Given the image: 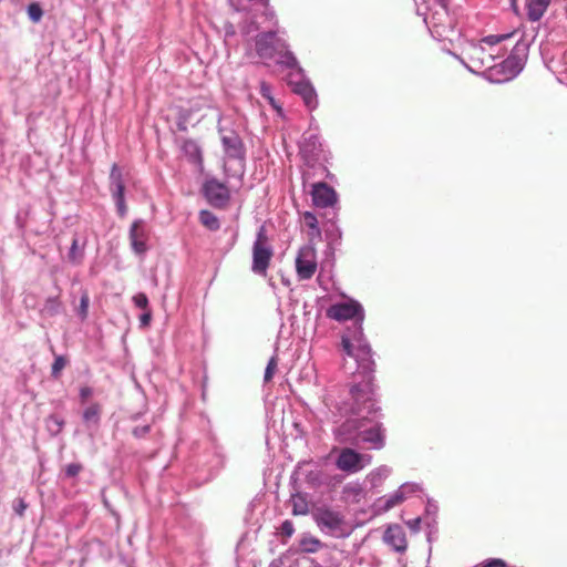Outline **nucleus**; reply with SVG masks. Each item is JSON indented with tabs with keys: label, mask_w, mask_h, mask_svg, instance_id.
Returning a JSON list of instances; mask_svg holds the SVG:
<instances>
[{
	"label": "nucleus",
	"mask_w": 567,
	"mask_h": 567,
	"mask_svg": "<svg viewBox=\"0 0 567 567\" xmlns=\"http://www.w3.org/2000/svg\"><path fill=\"white\" fill-rule=\"evenodd\" d=\"M416 13L423 17L433 39L453 41L460 34L455 12L450 9L451 0H414Z\"/></svg>",
	"instance_id": "1"
},
{
	"label": "nucleus",
	"mask_w": 567,
	"mask_h": 567,
	"mask_svg": "<svg viewBox=\"0 0 567 567\" xmlns=\"http://www.w3.org/2000/svg\"><path fill=\"white\" fill-rule=\"evenodd\" d=\"M512 37L513 33L492 34L484 37L480 42L472 41L465 51L467 61L461 59V62L472 73L493 70L497 66L496 60L503 56L497 45Z\"/></svg>",
	"instance_id": "2"
},
{
	"label": "nucleus",
	"mask_w": 567,
	"mask_h": 567,
	"mask_svg": "<svg viewBox=\"0 0 567 567\" xmlns=\"http://www.w3.org/2000/svg\"><path fill=\"white\" fill-rule=\"evenodd\" d=\"M363 410L368 415L361 416L359 447L367 445L368 449L381 450L385 444V430L380 421V408L374 401L368 400Z\"/></svg>",
	"instance_id": "3"
},
{
	"label": "nucleus",
	"mask_w": 567,
	"mask_h": 567,
	"mask_svg": "<svg viewBox=\"0 0 567 567\" xmlns=\"http://www.w3.org/2000/svg\"><path fill=\"white\" fill-rule=\"evenodd\" d=\"M341 346L346 354L355 360L358 370L363 374H369L373 371L372 350L364 338L362 327H355L351 336L343 334Z\"/></svg>",
	"instance_id": "4"
},
{
	"label": "nucleus",
	"mask_w": 567,
	"mask_h": 567,
	"mask_svg": "<svg viewBox=\"0 0 567 567\" xmlns=\"http://www.w3.org/2000/svg\"><path fill=\"white\" fill-rule=\"evenodd\" d=\"M299 153L305 164L309 167L326 163L330 158V153L323 148L319 135L316 132H306L302 135Z\"/></svg>",
	"instance_id": "5"
},
{
	"label": "nucleus",
	"mask_w": 567,
	"mask_h": 567,
	"mask_svg": "<svg viewBox=\"0 0 567 567\" xmlns=\"http://www.w3.org/2000/svg\"><path fill=\"white\" fill-rule=\"evenodd\" d=\"M221 116L218 118L217 132L220 136L224 155L227 159L245 162L246 147L240 135L233 128L220 124Z\"/></svg>",
	"instance_id": "6"
},
{
	"label": "nucleus",
	"mask_w": 567,
	"mask_h": 567,
	"mask_svg": "<svg viewBox=\"0 0 567 567\" xmlns=\"http://www.w3.org/2000/svg\"><path fill=\"white\" fill-rule=\"evenodd\" d=\"M326 315L328 318L342 322L347 320H354V328L362 327L364 320V310L360 302L354 299L336 302L331 305Z\"/></svg>",
	"instance_id": "7"
},
{
	"label": "nucleus",
	"mask_w": 567,
	"mask_h": 567,
	"mask_svg": "<svg viewBox=\"0 0 567 567\" xmlns=\"http://www.w3.org/2000/svg\"><path fill=\"white\" fill-rule=\"evenodd\" d=\"M272 248L267 243L265 226H261L252 246L251 270L257 275H265L272 257Z\"/></svg>",
	"instance_id": "8"
},
{
	"label": "nucleus",
	"mask_w": 567,
	"mask_h": 567,
	"mask_svg": "<svg viewBox=\"0 0 567 567\" xmlns=\"http://www.w3.org/2000/svg\"><path fill=\"white\" fill-rule=\"evenodd\" d=\"M315 522L318 527L330 535L339 536L343 532L344 517L343 515L330 507H319L313 513Z\"/></svg>",
	"instance_id": "9"
},
{
	"label": "nucleus",
	"mask_w": 567,
	"mask_h": 567,
	"mask_svg": "<svg viewBox=\"0 0 567 567\" xmlns=\"http://www.w3.org/2000/svg\"><path fill=\"white\" fill-rule=\"evenodd\" d=\"M256 52L260 59H272L276 53L287 48V41L277 35L276 31L258 33L255 38Z\"/></svg>",
	"instance_id": "10"
},
{
	"label": "nucleus",
	"mask_w": 567,
	"mask_h": 567,
	"mask_svg": "<svg viewBox=\"0 0 567 567\" xmlns=\"http://www.w3.org/2000/svg\"><path fill=\"white\" fill-rule=\"evenodd\" d=\"M371 455L361 454L351 447H344L336 460V466L346 473H358L371 463Z\"/></svg>",
	"instance_id": "11"
},
{
	"label": "nucleus",
	"mask_w": 567,
	"mask_h": 567,
	"mask_svg": "<svg viewBox=\"0 0 567 567\" xmlns=\"http://www.w3.org/2000/svg\"><path fill=\"white\" fill-rule=\"evenodd\" d=\"M526 51L527 45L525 43H516L513 52L499 63L504 78L497 80L498 82L511 80L522 72L525 65Z\"/></svg>",
	"instance_id": "12"
},
{
	"label": "nucleus",
	"mask_w": 567,
	"mask_h": 567,
	"mask_svg": "<svg viewBox=\"0 0 567 567\" xmlns=\"http://www.w3.org/2000/svg\"><path fill=\"white\" fill-rule=\"evenodd\" d=\"M203 194L209 205L215 208H225L230 200V192L227 185L216 178L205 181Z\"/></svg>",
	"instance_id": "13"
},
{
	"label": "nucleus",
	"mask_w": 567,
	"mask_h": 567,
	"mask_svg": "<svg viewBox=\"0 0 567 567\" xmlns=\"http://www.w3.org/2000/svg\"><path fill=\"white\" fill-rule=\"evenodd\" d=\"M364 410L361 409L358 412L357 417H349L338 426L333 429L334 439L341 444H350L359 446V433L361 426V413Z\"/></svg>",
	"instance_id": "14"
},
{
	"label": "nucleus",
	"mask_w": 567,
	"mask_h": 567,
	"mask_svg": "<svg viewBox=\"0 0 567 567\" xmlns=\"http://www.w3.org/2000/svg\"><path fill=\"white\" fill-rule=\"evenodd\" d=\"M110 190L113 200L116 206L117 214L124 217L127 213V206L125 204V185L123 181V174L117 164H113L110 173Z\"/></svg>",
	"instance_id": "15"
},
{
	"label": "nucleus",
	"mask_w": 567,
	"mask_h": 567,
	"mask_svg": "<svg viewBox=\"0 0 567 567\" xmlns=\"http://www.w3.org/2000/svg\"><path fill=\"white\" fill-rule=\"evenodd\" d=\"M296 269L299 279H310L317 269L315 248L307 245L299 249L296 258Z\"/></svg>",
	"instance_id": "16"
},
{
	"label": "nucleus",
	"mask_w": 567,
	"mask_h": 567,
	"mask_svg": "<svg viewBox=\"0 0 567 567\" xmlns=\"http://www.w3.org/2000/svg\"><path fill=\"white\" fill-rule=\"evenodd\" d=\"M289 85L292 91L300 95L309 110H315L318 106L317 93L309 80L305 75L300 78L289 79Z\"/></svg>",
	"instance_id": "17"
},
{
	"label": "nucleus",
	"mask_w": 567,
	"mask_h": 567,
	"mask_svg": "<svg viewBox=\"0 0 567 567\" xmlns=\"http://www.w3.org/2000/svg\"><path fill=\"white\" fill-rule=\"evenodd\" d=\"M312 203L316 207H332L338 202L337 192L324 182L315 183L311 189Z\"/></svg>",
	"instance_id": "18"
},
{
	"label": "nucleus",
	"mask_w": 567,
	"mask_h": 567,
	"mask_svg": "<svg viewBox=\"0 0 567 567\" xmlns=\"http://www.w3.org/2000/svg\"><path fill=\"white\" fill-rule=\"evenodd\" d=\"M132 250L136 255H144L147 251V230L142 219L133 221L128 233Z\"/></svg>",
	"instance_id": "19"
},
{
	"label": "nucleus",
	"mask_w": 567,
	"mask_h": 567,
	"mask_svg": "<svg viewBox=\"0 0 567 567\" xmlns=\"http://www.w3.org/2000/svg\"><path fill=\"white\" fill-rule=\"evenodd\" d=\"M383 540L398 553H404L406 550L408 544L405 534L399 525L389 526L384 532Z\"/></svg>",
	"instance_id": "20"
},
{
	"label": "nucleus",
	"mask_w": 567,
	"mask_h": 567,
	"mask_svg": "<svg viewBox=\"0 0 567 567\" xmlns=\"http://www.w3.org/2000/svg\"><path fill=\"white\" fill-rule=\"evenodd\" d=\"M279 55L278 64L290 69L291 72L289 74V79L291 78H302L303 76V70L298 63L297 58L295 54L289 50V45L287 44V48L281 50V53H277Z\"/></svg>",
	"instance_id": "21"
},
{
	"label": "nucleus",
	"mask_w": 567,
	"mask_h": 567,
	"mask_svg": "<svg viewBox=\"0 0 567 567\" xmlns=\"http://www.w3.org/2000/svg\"><path fill=\"white\" fill-rule=\"evenodd\" d=\"M525 2L528 20L537 22L544 17L551 0H525Z\"/></svg>",
	"instance_id": "22"
},
{
	"label": "nucleus",
	"mask_w": 567,
	"mask_h": 567,
	"mask_svg": "<svg viewBox=\"0 0 567 567\" xmlns=\"http://www.w3.org/2000/svg\"><path fill=\"white\" fill-rule=\"evenodd\" d=\"M182 151L190 163L195 165L203 164L202 148L196 141L185 140L182 144Z\"/></svg>",
	"instance_id": "23"
},
{
	"label": "nucleus",
	"mask_w": 567,
	"mask_h": 567,
	"mask_svg": "<svg viewBox=\"0 0 567 567\" xmlns=\"http://www.w3.org/2000/svg\"><path fill=\"white\" fill-rule=\"evenodd\" d=\"M364 496V491L359 482H351L343 486L342 498L352 504L359 503Z\"/></svg>",
	"instance_id": "24"
},
{
	"label": "nucleus",
	"mask_w": 567,
	"mask_h": 567,
	"mask_svg": "<svg viewBox=\"0 0 567 567\" xmlns=\"http://www.w3.org/2000/svg\"><path fill=\"white\" fill-rule=\"evenodd\" d=\"M403 501L404 499L399 494V492L395 491L392 494L379 497L375 502V508L378 512L384 513L395 507L396 505L401 504Z\"/></svg>",
	"instance_id": "25"
},
{
	"label": "nucleus",
	"mask_w": 567,
	"mask_h": 567,
	"mask_svg": "<svg viewBox=\"0 0 567 567\" xmlns=\"http://www.w3.org/2000/svg\"><path fill=\"white\" fill-rule=\"evenodd\" d=\"M62 311V303L59 297L47 298L40 313L42 317L51 318L58 316Z\"/></svg>",
	"instance_id": "26"
},
{
	"label": "nucleus",
	"mask_w": 567,
	"mask_h": 567,
	"mask_svg": "<svg viewBox=\"0 0 567 567\" xmlns=\"http://www.w3.org/2000/svg\"><path fill=\"white\" fill-rule=\"evenodd\" d=\"M83 421L90 426L91 424L97 426L101 420V406L93 403L83 411Z\"/></svg>",
	"instance_id": "27"
},
{
	"label": "nucleus",
	"mask_w": 567,
	"mask_h": 567,
	"mask_svg": "<svg viewBox=\"0 0 567 567\" xmlns=\"http://www.w3.org/2000/svg\"><path fill=\"white\" fill-rule=\"evenodd\" d=\"M391 468L386 465H382L373 470L367 477L372 486H379L390 475Z\"/></svg>",
	"instance_id": "28"
},
{
	"label": "nucleus",
	"mask_w": 567,
	"mask_h": 567,
	"mask_svg": "<svg viewBox=\"0 0 567 567\" xmlns=\"http://www.w3.org/2000/svg\"><path fill=\"white\" fill-rule=\"evenodd\" d=\"M199 220L209 230L215 231L220 228L219 219L209 210H200Z\"/></svg>",
	"instance_id": "29"
},
{
	"label": "nucleus",
	"mask_w": 567,
	"mask_h": 567,
	"mask_svg": "<svg viewBox=\"0 0 567 567\" xmlns=\"http://www.w3.org/2000/svg\"><path fill=\"white\" fill-rule=\"evenodd\" d=\"M321 546V542L312 536L303 537L300 540V547L305 553H316L320 549Z\"/></svg>",
	"instance_id": "30"
},
{
	"label": "nucleus",
	"mask_w": 567,
	"mask_h": 567,
	"mask_svg": "<svg viewBox=\"0 0 567 567\" xmlns=\"http://www.w3.org/2000/svg\"><path fill=\"white\" fill-rule=\"evenodd\" d=\"M68 258L72 264H80L83 259V248L79 247L78 238H73Z\"/></svg>",
	"instance_id": "31"
},
{
	"label": "nucleus",
	"mask_w": 567,
	"mask_h": 567,
	"mask_svg": "<svg viewBox=\"0 0 567 567\" xmlns=\"http://www.w3.org/2000/svg\"><path fill=\"white\" fill-rule=\"evenodd\" d=\"M403 499L421 491V485L413 482L403 483L398 489Z\"/></svg>",
	"instance_id": "32"
},
{
	"label": "nucleus",
	"mask_w": 567,
	"mask_h": 567,
	"mask_svg": "<svg viewBox=\"0 0 567 567\" xmlns=\"http://www.w3.org/2000/svg\"><path fill=\"white\" fill-rule=\"evenodd\" d=\"M27 13H28L29 19L33 23L40 22L42 17H43V10H42L41 6L38 2L30 3L27 7Z\"/></svg>",
	"instance_id": "33"
},
{
	"label": "nucleus",
	"mask_w": 567,
	"mask_h": 567,
	"mask_svg": "<svg viewBox=\"0 0 567 567\" xmlns=\"http://www.w3.org/2000/svg\"><path fill=\"white\" fill-rule=\"evenodd\" d=\"M291 504L293 515H305L308 513V504L302 497L292 496Z\"/></svg>",
	"instance_id": "34"
},
{
	"label": "nucleus",
	"mask_w": 567,
	"mask_h": 567,
	"mask_svg": "<svg viewBox=\"0 0 567 567\" xmlns=\"http://www.w3.org/2000/svg\"><path fill=\"white\" fill-rule=\"evenodd\" d=\"M49 431L55 435L61 432L64 421L56 415H50L47 421Z\"/></svg>",
	"instance_id": "35"
},
{
	"label": "nucleus",
	"mask_w": 567,
	"mask_h": 567,
	"mask_svg": "<svg viewBox=\"0 0 567 567\" xmlns=\"http://www.w3.org/2000/svg\"><path fill=\"white\" fill-rule=\"evenodd\" d=\"M89 305H90V297L86 291H83L80 298V305L78 308V315L81 317V319H85L87 317L89 312Z\"/></svg>",
	"instance_id": "36"
},
{
	"label": "nucleus",
	"mask_w": 567,
	"mask_h": 567,
	"mask_svg": "<svg viewBox=\"0 0 567 567\" xmlns=\"http://www.w3.org/2000/svg\"><path fill=\"white\" fill-rule=\"evenodd\" d=\"M66 364V360L62 355H56L54 358V362L52 363L51 374L53 378H59L61 371L64 369Z\"/></svg>",
	"instance_id": "37"
},
{
	"label": "nucleus",
	"mask_w": 567,
	"mask_h": 567,
	"mask_svg": "<svg viewBox=\"0 0 567 567\" xmlns=\"http://www.w3.org/2000/svg\"><path fill=\"white\" fill-rule=\"evenodd\" d=\"M132 301L135 307L142 310L151 309L148 298L144 292H138L133 296Z\"/></svg>",
	"instance_id": "38"
},
{
	"label": "nucleus",
	"mask_w": 567,
	"mask_h": 567,
	"mask_svg": "<svg viewBox=\"0 0 567 567\" xmlns=\"http://www.w3.org/2000/svg\"><path fill=\"white\" fill-rule=\"evenodd\" d=\"M276 368H277V357L272 355L269 359L268 364L265 370V375H264L265 382H268L272 379Z\"/></svg>",
	"instance_id": "39"
},
{
	"label": "nucleus",
	"mask_w": 567,
	"mask_h": 567,
	"mask_svg": "<svg viewBox=\"0 0 567 567\" xmlns=\"http://www.w3.org/2000/svg\"><path fill=\"white\" fill-rule=\"evenodd\" d=\"M260 94L262 95V97L267 99L274 107H277L275 100L271 95V87L266 82L260 83Z\"/></svg>",
	"instance_id": "40"
},
{
	"label": "nucleus",
	"mask_w": 567,
	"mask_h": 567,
	"mask_svg": "<svg viewBox=\"0 0 567 567\" xmlns=\"http://www.w3.org/2000/svg\"><path fill=\"white\" fill-rule=\"evenodd\" d=\"M82 471V465L79 463H70L64 468L66 477H75Z\"/></svg>",
	"instance_id": "41"
},
{
	"label": "nucleus",
	"mask_w": 567,
	"mask_h": 567,
	"mask_svg": "<svg viewBox=\"0 0 567 567\" xmlns=\"http://www.w3.org/2000/svg\"><path fill=\"white\" fill-rule=\"evenodd\" d=\"M279 529H280L281 535H284L286 537H291L292 534L295 533L293 524L291 520H288V519L282 522Z\"/></svg>",
	"instance_id": "42"
},
{
	"label": "nucleus",
	"mask_w": 567,
	"mask_h": 567,
	"mask_svg": "<svg viewBox=\"0 0 567 567\" xmlns=\"http://www.w3.org/2000/svg\"><path fill=\"white\" fill-rule=\"evenodd\" d=\"M152 321V309L143 310V312L140 316V327L146 328L150 326Z\"/></svg>",
	"instance_id": "43"
},
{
	"label": "nucleus",
	"mask_w": 567,
	"mask_h": 567,
	"mask_svg": "<svg viewBox=\"0 0 567 567\" xmlns=\"http://www.w3.org/2000/svg\"><path fill=\"white\" fill-rule=\"evenodd\" d=\"M28 505L27 503L24 502V499L22 498H18L17 501H14L13 503V511L16 512L17 515L19 516H23L25 509H27Z\"/></svg>",
	"instance_id": "44"
},
{
	"label": "nucleus",
	"mask_w": 567,
	"mask_h": 567,
	"mask_svg": "<svg viewBox=\"0 0 567 567\" xmlns=\"http://www.w3.org/2000/svg\"><path fill=\"white\" fill-rule=\"evenodd\" d=\"M437 511H439V506H437L436 502H434L433 499H427L426 507H425L426 517H429V516L435 517L437 514Z\"/></svg>",
	"instance_id": "45"
},
{
	"label": "nucleus",
	"mask_w": 567,
	"mask_h": 567,
	"mask_svg": "<svg viewBox=\"0 0 567 567\" xmlns=\"http://www.w3.org/2000/svg\"><path fill=\"white\" fill-rule=\"evenodd\" d=\"M308 481L311 482L313 485H318L322 483V473L319 470L310 471V473L307 475Z\"/></svg>",
	"instance_id": "46"
},
{
	"label": "nucleus",
	"mask_w": 567,
	"mask_h": 567,
	"mask_svg": "<svg viewBox=\"0 0 567 567\" xmlns=\"http://www.w3.org/2000/svg\"><path fill=\"white\" fill-rule=\"evenodd\" d=\"M506 563L499 558H489L482 563L481 567H505Z\"/></svg>",
	"instance_id": "47"
},
{
	"label": "nucleus",
	"mask_w": 567,
	"mask_h": 567,
	"mask_svg": "<svg viewBox=\"0 0 567 567\" xmlns=\"http://www.w3.org/2000/svg\"><path fill=\"white\" fill-rule=\"evenodd\" d=\"M305 221L308 227L318 230V220L312 213L307 212L305 214Z\"/></svg>",
	"instance_id": "48"
},
{
	"label": "nucleus",
	"mask_w": 567,
	"mask_h": 567,
	"mask_svg": "<svg viewBox=\"0 0 567 567\" xmlns=\"http://www.w3.org/2000/svg\"><path fill=\"white\" fill-rule=\"evenodd\" d=\"M151 430L150 425L136 426L133 430V435L137 439L145 436Z\"/></svg>",
	"instance_id": "49"
},
{
	"label": "nucleus",
	"mask_w": 567,
	"mask_h": 567,
	"mask_svg": "<svg viewBox=\"0 0 567 567\" xmlns=\"http://www.w3.org/2000/svg\"><path fill=\"white\" fill-rule=\"evenodd\" d=\"M406 525L409 526V528L412 532L417 533L421 528V518L417 517V518L411 519V520L406 522Z\"/></svg>",
	"instance_id": "50"
},
{
	"label": "nucleus",
	"mask_w": 567,
	"mask_h": 567,
	"mask_svg": "<svg viewBox=\"0 0 567 567\" xmlns=\"http://www.w3.org/2000/svg\"><path fill=\"white\" fill-rule=\"evenodd\" d=\"M93 393V390L90 386H83L80 389V398L82 402H84L87 398H90Z\"/></svg>",
	"instance_id": "51"
},
{
	"label": "nucleus",
	"mask_w": 567,
	"mask_h": 567,
	"mask_svg": "<svg viewBox=\"0 0 567 567\" xmlns=\"http://www.w3.org/2000/svg\"><path fill=\"white\" fill-rule=\"evenodd\" d=\"M512 1L514 2L515 0H512Z\"/></svg>",
	"instance_id": "52"
}]
</instances>
